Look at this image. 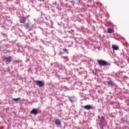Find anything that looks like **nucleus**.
<instances>
[{"label":"nucleus","instance_id":"nucleus-7","mask_svg":"<svg viewBox=\"0 0 129 129\" xmlns=\"http://www.w3.org/2000/svg\"><path fill=\"white\" fill-rule=\"evenodd\" d=\"M55 124H56V125H61V121L59 119H55Z\"/></svg>","mask_w":129,"mask_h":129},{"label":"nucleus","instance_id":"nucleus-8","mask_svg":"<svg viewBox=\"0 0 129 129\" xmlns=\"http://www.w3.org/2000/svg\"><path fill=\"white\" fill-rule=\"evenodd\" d=\"M107 33H109V34H112L113 33V30H112L111 28H109L107 29Z\"/></svg>","mask_w":129,"mask_h":129},{"label":"nucleus","instance_id":"nucleus-14","mask_svg":"<svg viewBox=\"0 0 129 129\" xmlns=\"http://www.w3.org/2000/svg\"><path fill=\"white\" fill-rule=\"evenodd\" d=\"M108 84L109 85V86H112L113 85V82L112 81H110L109 82H108Z\"/></svg>","mask_w":129,"mask_h":129},{"label":"nucleus","instance_id":"nucleus-2","mask_svg":"<svg viewBox=\"0 0 129 129\" xmlns=\"http://www.w3.org/2000/svg\"><path fill=\"white\" fill-rule=\"evenodd\" d=\"M36 85L39 87H42L44 86V84L42 81L37 80L36 81Z\"/></svg>","mask_w":129,"mask_h":129},{"label":"nucleus","instance_id":"nucleus-12","mask_svg":"<svg viewBox=\"0 0 129 129\" xmlns=\"http://www.w3.org/2000/svg\"><path fill=\"white\" fill-rule=\"evenodd\" d=\"M20 99V98L19 97V98H13V100L14 101H15V102H17V101H19Z\"/></svg>","mask_w":129,"mask_h":129},{"label":"nucleus","instance_id":"nucleus-10","mask_svg":"<svg viewBox=\"0 0 129 129\" xmlns=\"http://www.w3.org/2000/svg\"><path fill=\"white\" fill-rule=\"evenodd\" d=\"M71 3H76L77 4H79V3H80V0H73Z\"/></svg>","mask_w":129,"mask_h":129},{"label":"nucleus","instance_id":"nucleus-6","mask_svg":"<svg viewBox=\"0 0 129 129\" xmlns=\"http://www.w3.org/2000/svg\"><path fill=\"white\" fill-rule=\"evenodd\" d=\"M26 21V19L25 17H22L21 19L20 20V22L21 23H25Z\"/></svg>","mask_w":129,"mask_h":129},{"label":"nucleus","instance_id":"nucleus-16","mask_svg":"<svg viewBox=\"0 0 129 129\" xmlns=\"http://www.w3.org/2000/svg\"><path fill=\"white\" fill-rule=\"evenodd\" d=\"M101 118H102V119L100 120V122L102 123V121L104 120V117L101 116Z\"/></svg>","mask_w":129,"mask_h":129},{"label":"nucleus","instance_id":"nucleus-5","mask_svg":"<svg viewBox=\"0 0 129 129\" xmlns=\"http://www.w3.org/2000/svg\"><path fill=\"white\" fill-rule=\"evenodd\" d=\"M84 108L86 110H90L92 109V106L90 105H86L84 106Z\"/></svg>","mask_w":129,"mask_h":129},{"label":"nucleus","instance_id":"nucleus-15","mask_svg":"<svg viewBox=\"0 0 129 129\" xmlns=\"http://www.w3.org/2000/svg\"><path fill=\"white\" fill-rule=\"evenodd\" d=\"M26 27L28 28V29H29L30 28V25H29V23H27L26 24Z\"/></svg>","mask_w":129,"mask_h":129},{"label":"nucleus","instance_id":"nucleus-3","mask_svg":"<svg viewBox=\"0 0 129 129\" xmlns=\"http://www.w3.org/2000/svg\"><path fill=\"white\" fill-rule=\"evenodd\" d=\"M13 58L11 56L6 57L3 58V60H6L8 63H11L12 61Z\"/></svg>","mask_w":129,"mask_h":129},{"label":"nucleus","instance_id":"nucleus-1","mask_svg":"<svg viewBox=\"0 0 129 129\" xmlns=\"http://www.w3.org/2000/svg\"><path fill=\"white\" fill-rule=\"evenodd\" d=\"M97 61L98 64L101 67L109 66V63L106 60L103 59H97Z\"/></svg>","mask_w":129,"mask_h":129},{"label":"nucleus","instance_id":"nucleus-11","mask_svg":"<svg viewBox=\"0 0 129 129\" xmlns=\"http://www.w3.org/2000/svg\"><path fill=\"white\" fill-rule=\"evenodd\" d=\"M75 97L71 98L69 99V100L71 103H73L75 101Z\"/></svg>","mask_w":129,"mask_h":129},{"label":"nucleus","instance_id":"nucleus-13","mask_svg":"<svg viewBox=\"0 0 129 129\" xmlns=\"http://www.w3.org/2000/svg\"><path fill=\"white\" fill-rule=\"evenodd\" d=\"M62 50L64 51V52H66V54H68L69 53V51H68L67 49L63 48V49H62Z\"/></svg>","mask_w":129,"mask_h":129},{"label":"nucleus","instance_id":"nucleus-9","mask_svg":"<svg viewBox=\"0 0 129 129\" xmlns=\"http://www.w3.org/2000/svg\"><path fill=\"white\" fill-rule=\"evenodd\" d=\"M112 48L113 50H118V47L117 46L112 45Z\"/></svg>","mask_w":129,"mask_h":129},{"label":"nucleus","instance_id":"nucleus-4","mask_svg":"<svg viewBox=\"0 0 129 129\" xmlns=\"http://www.w3.org/2000/svg\"><path fill=\"white\" fill-rule=\"evenodd\" d=\"M30 113L33 115H37L38 114V109L36 108L32 109Z\"/></svg>","mask_w":129,"mask_h":129}]
</instances>
